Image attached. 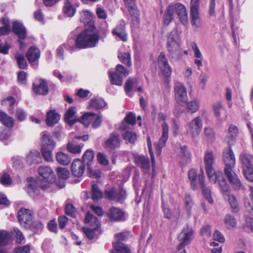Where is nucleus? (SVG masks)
Masks as SVG:
<instances>
[{"instance_id":"nucleus-13","label":"nucleus","mask_w":253,"mask_h":253,"mask_svg":"<svg viewBox=\"0 0 253 253\" xmlns=\"http://www.w3.org/2000/svg\"><path fill=\"white\" fill-rule=\"evenodd\" d=\"M104 195L106 198L110 200H114L120 202L126 198V193L124 190H117L114 188L105 191Z\"/></svg>"},{"instance_id":"nucleus-8","label":"nucleus","mask_w":253,"mask_h":253,"mask_svg":"<svg viewBox=\"0 0 253 253\" xmlns=\"http://www.w3.org/2000/svg\"><path fill=\"white\" fill-rule=\"evenodd\" d=\"M193 232V229L190 228L188 225H186V227L183 228V231L178 237V241L181 242L177 247L178 251L182 250L186 246L190 243Z\"/></svg>"},{"instance_id":"nucleus-43","label":"nucleus","mask_w":253,"mask_h":253,"mask_svg":"<svg viewBox=\"0 0 253 253\" xmlns=\"http://www.w3.org/2000/svg\"><path fill=\"white\" fill-rule=\"evenodd\" d=\"M109 77L112 84L121 86L123 84L122 77L116 71H109Z\"/></svg>"},{"instance_id":"nucleus-59","label":"nucleus","mask_w":253,"mask_h":253,"mask_svg":"<svg viewBox=\"0 0 253 253\" xmlns=\"http://www.w3.org/2000/svg\"><path fill=\"white\" fill-rule=\"evenodd\" d=\"M126 7L128 8L130 14L134 18L137 20L139 16V12L136 7L135 3L130 5H127Z\"/></svg>"},{"instance_id":"nucleus-53","label":"nucleus","mask_w":253,"mask_h":253,"mask_svg":"<svg viewBox=\"0 0 253 253\" xmlns=\"http://www.w3.org/2000/svg\"><path fill=\"white\" fill-rule=\"evenodd\" d=\"M194 180L196 182L195 185H191L193 190L197 189L198 187L204 186L205 184V176L202 169L201 170V173L199 174Z\"/></svg>"},{"instance_id":"nucleus-52","label":"nucleus","mask_w":253,"mask_h":253,"mask_svg":"<svg viewBox=\"0 0 253 253\" xmlns=\"http://www.w3.org/2000/svg\"><path fill=\"white\" fill-rule=\"evenodd\" d=\"M91 190L92 199L93 201H97L103 197L102 192L96 184L92 185Z\"/></svg>"},{"instance_id":"nucleus-31","label":"nucleus","mask_w":253,"mask_h":253,"mask_svg":"<svg viewBox=\"0 0 253 253\" xmlns=\"http://www.w3.org/2000/svg\"><path fill=\"white\" fill-rule=\"evenodd\" d=\"M238 132V128L235 126L233 125L230 126L228 129V133L225 137V141H226L229 145L234 143Z\"/></svg>"},{"instance_id":"nucleus-28","label":"nucleus","mask_w":253,"mask_h":253,"mask_svg":"<svg viewBox=\"0 0 253 253\" xmlns=\"http://www.w3.org/2000/svg\"><path fill=\"white\" fill-rule=\"evenodd\" d=\"M85 224L94 228H99L100 222L97 218L89 212H87L84 218Z\"/></svg>"},{"instance_id":"nucleus-36","label":"nucleus","mask_w":253,"mask_h":253,"mask_svg":"<svg viewBox=\"0 0 253 253\" xmlns=\"http://www.w3.org/2000/svg\"><path fill=\"white\" fill-rule=\"evenodd\" d=\"M174 12L173 11V7L171 5L167 7L163 16L164 24L168 26L172 21L173 19Z\"/></svg>"},{"instance_id":"nucleus-4","label":"nucleus","mask_w":253,"mask_h":253,"mask_svg":"<svg viewBox=\"0 0 253 253\" xmlns=\"http://www.w3.org/2000/svg\"><path fill=\"white\" fill-rule=\"evenodd\" d=\"M166 119V116L164 114L162 113H159L158 120L160 123H162L161 126L162 127V136L156 147V150L159 155H160L162 148L165 146L169 137V126L165 122Z\"/></svg>"},{"instance_id":"nucleus-41","label":"nucleus","mask_w":253,"mask_h":253,"mask_svg":"<svg viewBox=\"0 0 253 253\" xmlns=\"http://www.w3.org/2000/svg\"><path fill=\"white\" fill-rule=\"evenodd\" d=\"M220 189L223 194L226 195L228 196V201L232 210V211L233 212H237L239 211L238 202L234 196L229 195L230 188H229V192L227 193L223 192L221 188Z\"/></svg>"},{"instance_id":"nucleus-2","label":"nucleus","mask_w":253,"mask_h":253,"mask_svg":"<svg viewBox=\"0 0 253 253\" xmlns=\"http://www.w3.org/2000/svg\"><path fill=\"white\" fill-rule=\"evenodd\" d=\"M214 157L213 153L211 151H207L204 156V164L209 179L214 183L218 182L219 187L223 192L227 193L229 190V186L223 177L222 172H215L213 169Z\"/></svg>"},{"instance_id":"nucleus-54","label":"nucleus","mask_w":253,"mask_h":253,"mask_svg":"<svg viewBox=\"0 0 253 253\" xmlns=\"http://www.w3.org/2000/svg\"><path fill=\"white\" fill-rule=\"evenodd\" d=\"M15 58L20 68L25 69L27 67V62L23 54L16 53L15 55Z\"/></svg>"},{"instance_id":"nucleus-42","label":"nucleus","mask_w":253,"mask_h":253,"mask_svg":"<svg viewBox=\"0 0 253 253\" xmlns=\"http://www.w3.org/2000/svg\"><path fill=\"white\" fill-rule=\"evenodd\" d=\"M205 138L210 142H212L215 138V134L213 129L210 126H205L204 128Z\"/></svg>"},{"instance_id":"nucleus-64","label":"nucleus","mask_w":253,"mask_h":253,"mask_svg":"<svg viewBox=\"0 0 253 253\" xmlns=\"http://www.w3.org/2000/svg\"><path fill=\"white\" fill-rule=\"evenodd\" d=\"M12 233L15 237L17 243H21L24 239V237L22 233L17 228H14Z\"/></svg>"},{"instance_id":"nucleus-56","label":"nucleus","mask_w":253,"mask_h":253,"mask_svg":"<svg viewBox=\"0 0 253 253\" xmlns=\"http://www.w3.org/2000/svg\"><path fill=\"white\" fill-rule=\"evenodd\" d=\"M98 228H94L93 227L87 228L84 227L82 230L85 234L86 236L89 239H93L95 236V232L98 230Z\"/></svg>"},{"instance_id":"nucleus-22","label":"nucleus","mask_w":253,"mask_h":253,"mask_svg":"<svg viewBox=\"0 0 253 253\" xmlns=\"http://www.w3.org/2000/svg\"><path fill=\"white\" fill-rule=\"evenodd\" d=\"M191 47L194 51V55L196 59L194 60V63L197 67L198 70H201L203 65L202 61L203 60V56L201 52L199 47L195 42H193L191 44Z\"/></svg>"},{"instance_id":"nucleus-46","label":"nucleus","mask_w":253,"mask_h":253,"mask_svg":"<svg viewBox=\"0 0 253 253\" xmlns=\"http://www.w3.org/2000/svg\"><path fill=\"white\" fill-rule=\"evenodd\" d=\"M0 21L4 26L0 27V36L7 35L10 31L9 20L6 18H2Z\"/></svg>"},{"instance_id":"nucleus-33","label":"nucleus","mask_w":253,"mask_h":253,"mask_svg":"<svg viewBox=\"0 0 253 253\" xmlns=\"http://www.w3.org/2000/svg\"><path fill=\"white\" fill-rule=\"evenodd\" d=\"M113 246L114 249L112 253H131L129 248L123 243H113Z\"/></svg>"},{"instance_id":"nucleus-58","label":"nucleus","mask_w":253,"mask_h":253,"mask_svg":"<svg viewBox=\"0 0 253 253\" xmlns=\"http://www.w3.org/2000/svg\"><path fill=\"white\" fill-rule=\"evenodd\" d=\"M200 0H191L190 13H200Z\"/></svg>"},{"instance_id":"nucleus-30","label":"nucleus","mask_w":253,"mask_h":253,"mask_svg":"<svg viewBox=\"0 0 253 253\" xmlns=\"http://www.w3.org/2000/svg\"><path fill=\"white\" fill-rule=\"evenodd\" d=\"M135 162L138 166L140 167L144 171L147 172L150 170V161L148 157L145 156L137 157L135 158Z\"/></svg>"},{"instance_id":"nucleus-10","label":"nucleus","mask_w":253,"mask_h":253,"mask_svg":"<svg viewBox=\"0 0 253 253\" xmlns=\"http://www.w3.org/2000/svg\"><path fill=\"white\" fill-rule=\"evenodd\" d=\"M175 98L177 102L182 105L188 101L187 89L185 85L181 82L175 83L174 86Z\"/></svg>"},{"instance_id":"nucleus-44","label":"nucleus","mask_w":253,"mask_h":253,"mask_svg":"<svg viewBox=\"0 0 253 253\" xmlns=\"http://www.w3.org/2000/svg\"><path fill=\"white\" fill-rule=\"evenodd\" d=\"M63 11L65 14L68 17H72L76 13V9L70 3L69 0H66L63 7Z\"/></svg>"},{"instance_id":"nucleus-62","label":"nucleus","mask_w":253,"mask_h":253,"mask_svg":"<svg viewBox=\"0 0 253 253\" xmlns=\"http://www.w3.org/2000/svg\"><path fill=\"white\" fill-rule=\"evenodd\" d=\"M66 213L72 217H74L76 215V210L75 207L71 204H68L65 206Z\"/></svg>"},{"instance_id":"nucleus-27","label":"nucleus","mask_w":253,"mask_h":253,"mask_svg":"<svg viewBox=\"0 0 253 253\" xmlns=\"http://www.w3.org/2000/svg\"><path fill=\"white\" fill-rule=\"evenodd\" d=\"M60 115L55 110H52L46 114V123L48 126H52L58 123L60 120Z\"/></svg>"},{"instance_id":"nucleus-17","label":"nucleus","mask_w":253,"mask_h":253,"mask_svg":"<svg viewBox=\"0 0 253 253\" xmlns=\"http://www.w3.org/2000/svg\"><path fill=\"white\" fill-rule=\"evenodd\" d=\"M94 158L93 151L91 150H87L85 151L83 156L84 163H86L88 166L87 171L91 176L97 177L100 176V172L99 171H94L92 169L90 165Z\"/></svg>"},{"instance_id":"nucleus-61","label":"nucleus","mask_w":253,"mask_h":253,"mask_svg":"<svg viewBox=\"0 0 253 253\" xmlns=\"http://www.w3.org/2000/svg\"><path fill=\"white\" fill-rule=\"evenodd\" d=\"M0 183L3 185L8 186L11 184L12 179L7 173L4 172L0 177Z\"/></svg>"},{"instance_id":"nucleus-20","label":"nucleus","mask_w":253,"mask_h":253,"mask_svg":"<svg viewBox=\"0 0 253 253\" xmlns=\"http://www.w3.org/2000/svg\"><path fill=\"white\" fill-rule=\"evenodd\" d=\"M33 90L35 93L38 94H47L48 92L47 83L42 79L36 81L33 84Z\"/></svg>"},{"instance_id":"nucleus-29","label":"nucleus","mask_w":253,"mask_h":253,"mask_svg":"<svg viewBox=\"0 0 253 253\" xmlns=\"http://www.w3.org/2000/svg\"><path fill=\"white\" fill-rule=\"evenodd\" d=\"M241 161L242 164L243 171L253 168L252 162L253 157L249 154H242L241 155Z\"/></svg>"},{"instance_id":"nucleus-11","label":"nucleus","mask_w":253,"mask_h":253,"mask_svg":"<svg viewBox=\"0 0 253 253\" xmlns=\"http://www.w3.org/2000/svg\"><path fill=\"white\" fill-rule=\"evenodd\" d=\"M38 172L42 178L40 182L43 181L50 183L54 182L55 179V175L51 169L47 166H41L38 169Z\"/></svg>"},{"instance_id":"nucleus-6","label":"nucleus","mask_w":253,"mask_h":253,"mask_svg":"<svg viewBox=\"0 0 253 253\" xmlns=\"http://www.w3.org/2000/svg\"><path fill=\"white\" fill-rule=\"evenodd\" d=\"M203 127V121L199 116L187 124V133L192 138L197 137L201 132Z\"/></svg>"},{"instance_id":"nucleus-19","label":"nucleus","mask_w":253,"mask_h":253,"mask_svg":"<svg viewBox=\"0 0 253 253\" xmlns=\"http://www.w3.org/2000/svg\"><path fill=\"white\" fill-rule=\"evenodd\" d=\"M85 170L84 164L79 159L75 160L71 165V171L73 174L76 177L83 175Z\"/></svg>"},{"instance_id":"nucleus-60","label":"nucleus","mask_w":253,"mask_h":253,"mask_svg":"<svg viewBox=\"0 0 253 253\" xmlns=\"http://www.w3.org/2000/svg\"><path fill=\"white\" fill-rule=\"evenodd\" d=\"M57 173L59 177L62 179H67L70 174L69 171L64 168H58Z\"/></svg>"},{"instance_id":"nucleus-40","label":"nucleus","mask_w":253,"mask_h":253,"mask_svg":"<svg viewBox=\"0 0 253 253\" xmlns=\"http://www.w3.org/2000/svg\"><path fill=\"white\" fill-rule=\"evenodd\" d=\"M190 18L193 27L199 28L202 26L203 22L200 17V13H190Z\"/></svg>"},{"instance_id":"nucleus-14","label":"nucleus","mask_w":253,"mask_h":253,"mask_svg":"<svg viewBox=\"0 0 253 253\" xmlns=\"http://www.w3.org/2000/svg\"><path fill=\"white\" fill-rule=\"evenodd\" d=\"M223 160L225 164L224 169H233L235 164V158L230 147L225 148L223 152Z\"/></svg>"},{"instance_id":"nucleus-57","label":"nucleus","mask_w":253,"mask_h":253,"mask_svg":"<svg viewBox=\"0 0 253 253\" xmlns=\"http://www.w3.org/2000/svg\"><path fill=\"white\" fill-rule=\"evenodd\" d=\"M67 149L71 153L79 154L81 152L82 146L80 145H76L69 142L67 145Z\"/></svg>"},{"instance_id":"nucleus-26","label":"nucleus","mask_w":253,"mask_h":253,"mask_svg":"<svg viewBox=\"0 0 253 253\" xmlns=\"http://www.w3.org/2000/svg\"><path fill=\"white\" fill-rule=\"evenodd\" d=\"M13 31L21 40L24 39L26 36V30L24 26L18 21L13 22Z\"/></svg>"},{"instance_id":"nucleus-3","label":"nucleus","mask_w":253,"mask_h":253,"mask_svg":"<svg viewBox=\"0 0 253 253\" xmlns=\"http://www.w3.org/2000/svg\"><path fill=\"white\" fill-rule=\"evenodd\" d=\"M167 48L171 61L177 62L182 59L181 40L177 29H174L169 34L167 38Z\"/></svg>"},{"instance_id":"nucleus-21","label":"nucleus","mask_w":253,"mask_h":253,"mask_svg":"<svg viewBox=\"0 0 253 253\" xmlns=\"http://www.w3.org/2000/svg\"><path fill=\"white\" fill-rule=\"evenodd\" d=\"M112 34L124 42L126 41L127 37L125 30V23L124 21H120V23L113 29Z\"/></svg>"},{"instance_id":"nucleus-12","label":"nucleus","mask_w":253,"mask_h":253,"mask_svg":"<svg viewBox=\"0 0 253 253\" xmlns=\"http://www.w3.org/2000/svg\"><path fill=\"white\" fill-rule=\"evenodd\" d=\"M173 7V11L175 10L180 22L184 25L188 23V13L186 7L182 3L177 2L175 4H171Z\"/></svg>"},{"instance_id":"nucleus-35","label":"nucleus","mask_w":253,"mask_h":253,"mask_svg":"<svg viewBox=\"0 0 253 253\" xmlns=\"http://www.w3.org/2000/svg\"><path fill=\"white\" fill-rule=\"evenodd\" d=\"M26 159L27 162L30 164H38L41 160L40 153L37 150L31 151L27 155Z\"/></svg>"},{"instance_id":"nucleus-34","label":"nucleus","mask_w":253,"mask_h":253,"mask_svg":"<svg viewBox=\"0 0 253 253\" xmlns=\"http://www.w3.org/2000/svg\"><path fill=\"white\" fill-rule=\"evenodd\" d=\"M107 105L106 102L102 98H95L89 101V107L96 110L101 109Z\"/></svg>"},{"instance_id":"nucleus-63","label":"nucleus","mask_w":253,"mask_h":253,"mask_svg":"<svg viewBox=\"0 0 253 253\" xmlns=\"http://www.w3.org/2000/svg\"><path fill=\"white\" fill-rule=\"evenodd\" d=\"M188 110L192 113L196 112L199 108V102L195 100L189 102L187 105Z\"/></svg>"},{"instance_id":"nucleus-15","label":"nucleus","mask_w":253,"mask_h":253,"mask_svg":"<svg viewBox=\"0 0 253 253\" xmlns=\"http://www.w3.org/2000/svg\"><path fill=\"white\" fill-rule=\"evenodd\" d=\"M159 66L163 74L166 77H169L171 74V68L164 52H161L158 59Z\"/></svg>"},{"instance_id":"nucleus-55","label":"nucleus","mask_w":253,"mask_h":253,"mask_svg":"<svg viewBox=\"0 0 253 253\" xmlns=\"http://www.w3.org/2000/svg\"><path fill=\"white\" fill-rule=\"evenodd\" d=\"M122 135L125 140L131 143H133L136 139L135 133L132 131H126Z\"/></svg>"},{"instance_id":"nucleus-7","label":"nucleus","mask_w":253,"mask_h":253,"mask_svg":"<svg viewBox=\"0 0 253 253\" xmlns=\"http://www.w3.org/2000/svg\"><path fill=\"white\" fill-rule=\"evenodd\" d=\"M17 217L22 226L27 229L30 228L33 220V213L30 210L21 208L18 212Z\"/></svg>"},{"instance_id":"nucleus-49","label":"nucleus","mask_w":253,"mask_h":253,"mask_svg":"<svg viewBox=\"0 0 253 253\" xmlns=\"http://www.w3.org/2000/svg\"><path fill=\"white\" fill-rule=\"evenodd\" d=\"M224 221L226 227L228 229L234 228L236 227L237 225V220L236 218L234 216L230 214H228L225 215Z\"/></svg>"},{"instance_id":"nucleus-16","label":"nucleus","mask_w":253,"mask_h":253,"mask_svg":"<svg viewBox=\"0 0 253 253\" xmlns=\"http://www.w3.org/2000/svg\"><path fill=\"white\" fill-rule=\"evenodd\" d=\"M224 172L232 187L236 190H239L241 186V182L233 169H224Z\"/></svg>"},{"instance_id":"nucleus-5","label":"nucleus","mask_w":253,"mask_h":253,"mask_svg":"<svg viewBox=\"0 0 253 253\" xmlns=\"http://www.w3.org/2000/svg\"><path fill=\"white\" fill-rule=\"evenodd\" d=\"M93 14L88 11L84 10L81 13L80 21L84 24L85 29L84 31H91L98 37V42L100 39L99 33L96 31L94 26Z\"/></svg>"},{"instance_id":"nucleus-39","label":"nucleus","mask_w":253,"mask_h":253,"mask_svg":"<svg viewBox=\"0 0 253 253\" xmlns=\"http://www.w3.org/2000/svg\"><path fill=\"white\" fill-rule=\"evenodd\" d=\"M95 114L87 112L83 115L80 122L82 123L85 127H88L91 125L94 118H95Z\"/></svg>"},{"instance_id":"nucleus-50","label":"nucleus","mask_w":253,"mask_h":253,"mask_svg":"<svg viewBox=\"0 0 253 253\" xmlns=\"http://www.w3.org/2000/svg\"><path fill=\"white\" fill-rule=\"evenodd\" d=\"M137 83V80L135 78H128L125 84L126 92L129 96L131 95L130 92L132 90L134 86Z\"/></svg>"},{"instance_id":"nucleus-1","label":"nucleus","mask_w":253,"mask_h":253,"mask_svg":"<svg viewBox=\"0 0 253 253\" xmlns=\"http://www.w3.org/2000/svg\"><path fill=\"white\" fill-rule=\"evenodd\" d=\"M98 42V37L91 31H83L77 38L69 39L66 43V49L74 51L77 48L84 49L95 47Z\"/></svg>"},{"instance_id":"nucleus-32","label":"nucleus","mask_w":253,"mask_h":253,"mask_svg":"<svg viewBox=\"0 0 253 253\" xmlns=\"http://www.w3.org/2000/svg\"><path fill=\"white\" fill-rule=\"evenodd\" d=\"M0 122L7 127H12L14 124V120L4 112L0 110Z\"/></svg>"},{"instance_id":"nucleus-18","label":"nucleus","mask_w":253,"mask_h":253,"mask_svg":"<svg viewBox=\"0 0 253 253\" xmlns=\"http://www.w3.org/2000/svg\"><path fill=\"white\" fill-rule=\"evenodd\" d=\"M120 142L119 134L114 132L105 141L104 146L110 150H113L120 146Z\"/></svg>"},{"instance_id":"nucleus-9","label":"nucleus","mask_w":253,"mask_h":253,"mask_svg":"<svg viewBox=\"0 0 253 253\" xmlns=\"http://www.w3.org/2000/svg\"><path fill=\"white\" fill-rule=\"evenodd\" d=\"M41 180V179L38 178L37 180H35L32 177L28 178L26 191L30 196L34 197L39 194V187L43 189L46 188L47 187V184L41 183L40 182Z\"/></svg>"},{"instance_id":"nucleus-48","label":"nucleus","mask_w":253,"mask_h":253,"mask_svg":"<svg viewBox=\"0 0 253 253\" xmlns=\"http://www.w3.org/2000/svg\"><path fill=\"white\" fill-rule=\"evenodd\" d=\"M185 210L188 217H190L191 215V209L194 205L191 196L190 194L186 193L185 195Z\"/></svg>"},{"instance_id":"nucleus-47","label":"nucleus","mask_w":253,"mask_h":253,"mask_svg":"<svg viewBox=\"0 0 253 253\" xmlns=\"http://www.w3.org/2000/svg\"><path fill=\"white\" fill-rule=\"evenodd\" d=\"M118 58L120 61L123 64L126 65L128 67H130L132 65L130 54L129 52L119 53L118 54Z\"/></svg>"},{"instance_id":"nucleus-38","label":"nucleus","mask_w":253,"mask_h":253,"mask_svg":"<svg viewBox=\"0 0 253 253\" xmlns=\"http://www.w3.org/2000/svg\"><path fill=\"white\" fill-rule=\"evenodd\" d=\"M56 161L61 165L66 166L71 162V158L69 156L62 152H58L56 155Z\"/></svg>"},{"instance_id":"nucleus-23","label":"nucleus","mask_w":253,"mask_h":253,"mask_svg":"<svg viewBox=\"0 0 253 253\" xmlns=\"http://www.w3.org/2000/svg\"><path fill=\"white\" fill-rule=\"evenodd\" d=\"M108 216L110 219L114 221H123L126 219L125 212L121 209L115 207L110 209Z\"/></svg>"},{"instance_id":"nucleus-24","label":"nucleus","mask_w":253,"mask_h":253,"mask_svg":"<svg viewBox=\"0 0 253 253\" xmlns=\"http://www.w3.org/2000/svg\"><path fill=\"white\" fill-rule=\"evenodd\" d=\"M40 57V50L35 46L30 47L26 53L27 60L32 65L39 60Z\"/></svg>"},{"instance_id":"nucleus-37","label":"nucleus","mask_w":253,"mask_h":253,"mask_svg":"<svg viewBox=\"0 0 253 253\" xmlns=\"http://www.w3.org/2000/svg\"><path fill=\"white\" fill-rule=\"evenodd\" d=\"M76 113V108L74 106L70 107L65 114V120L70 126L73 125L77 121L72 119Z\"/></svg>"},{"instance_id":"nucleus-51","label":"nucleus","mask_w":253,"mask_h":253,"mask_svg":"<svg viewBox=\"0 0 253 253\" xmlns=\"http://www.w3.org/2000/svg\"><path fill=\"white\" fill-rule=\"evenodd\" d=\"M54 149H50L45 147H41V152L42 155L47 162H52L53 159L52 155V152Z\"/></svg>"},{"instance_id":"nucleus-45","label":"nucleus","mask_w":253,"mask_h":253,"mask_svg":"<svg viewBox=\"0 0 253 253\" xmlns=\"http://www.w3.org/2000/svg\"><path fill=\"white\" fill-rule=\"evenodd\" d=\"M12 240V236L6 231L0 232V246H5Z\"/></svg>"},{"instance_id":"nucleus-25","label":"nucleus","mask_w":253,"mask_h":253,"mask_svg":"<svg viewBox=\"0 0 253 253\" xmlns=\"http://www.w3.org/2000/svg\"><path fill=\"white\" fill-rule=\"evenodd\" d=\"M42 147L50 149H54L56 143L52 139L49 133L46 131H43L42 133Z\"/></svg>"}]
</instances>
